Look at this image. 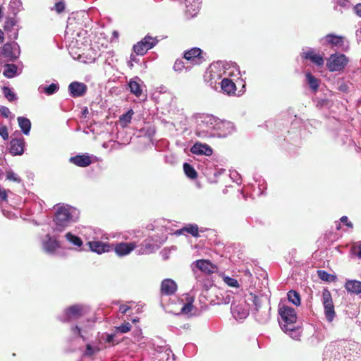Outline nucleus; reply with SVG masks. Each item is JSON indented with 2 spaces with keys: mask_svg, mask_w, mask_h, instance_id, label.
Wrapping results in <instances>:
<instances>
[{
  "mask_svg": "<svg viewBox=\"0 0 361 361\" xmlns=\"http://www.w3.org/2000/svg\"><path fill=\"white\" fill-rule=\"evenodd\" d=\"M287 297L288 301L295 306H299L300 305V296L297 291L293 290H289L287 293Z\"/></svg>",
  "mask_w": 361,
  "mask_h": 361,
  "instance_id": "e433bc0d",
  "label": "nucleus"
},
{
  "mask_svg": "<svg viewBox=\"0 0 361 361\" xmlns=\"http://www.w3.org/2000/svg\"><path fill=\"white\" fill-rule=\"evenodd\" d=\"M353 11L359 17L361 18V3L357 4L354 6Z\"/></svg>",
  "mask_w": 361,
  "mask_h": 361,
  "instance_id": "774afa93",
  "label": "nucleus"
},
{
  "mask_svg": "<svg viewBox=\"0 0 361 361\" xmlns=\"http://www.w3.org/2000/svg\"><path fill=\"white\" fill-rule=\"evenodd\" d=\"M185 232L191 234L193 237H199V228L195 224H189L183 227Z\"/></svg>",
  "mask_w": 361,
  "mask_h": 361,
  "instance_id": "79ce46f5",
  "label": "nucleus"
},
{
  "mask_svg": "<svg viewBox=\"0 0 361 361\" xmlns=\"http://www.w3.org/2000/svg\"><path fill=\"white\" fill-rule=\"evenodd\" d=\"M128 87L130 92L135 94L136 97H140L142 94V90L137 82L133 80H130L128 82Z\"/></svg>",
  "mask_w": 361,
  "mask_h": 361,
  "instance_id": "c9c22d12",
  "label": "nucleus"
},
{
  "mask_svg": "<svg viewBox=\"0 0 361 361\" xmlns=\"http://www.w3.org/2000/svg\"><path fill=\"white\" fill-rule=\"evenodd\" d=\"M196 128L195 135L201 139L215 137L218 117L208 114L194 115Z\"/></svg>",
  "mask_w": 361,
  "mask_h": 361,
  "instance_id": "7ed1b4c3",
  "label": "nucleus"
},
{
  "mask_svg": "<svg viewBox=\"0 0 361 361\" xmlns=\"http://www.w3.org/2000/svg\"><path fill=\"white\" fill-rule=\"evenodd\" d=\"M89 311V307L82 304H75L66 308L59 317V319L63 322H68L75 320Z\"/></svg>",
  "mask_w": 361,
  "mask_h": 361,
  "instance_id": "39448f33",
  "label": "nucleus"
},
{
  "mask_svg": "<svg viewBox=\"0 0 361 361\" xmlns=\"http://www.w3.org/2000/svg\"><path fill=\"white\" fill-rule=\"evenodd\" d=\"M221 90L228 94H233L236 90V85L232 80L229 78H224L220 82Z\"/></svg>",
  "mask_w": 361,
  "mask_h": 361,
  "instance_id": "a878e982",
  "label": "nucleus"
},
{
  "mask_svg": "<svg viewBox=\"0 0 361 361\" xmlns=\"http://www.w3.org/2000/svg\"><path fill=\"white\" fill-rule=\"evenodd\" d=\"M87 90V85L80 82H72L68 85L69 94L74 98L83 96Z\"/></svg>",
  "mask_w": 361,
  "mask_h": 361,
  "instance_id": "f3484780",
  "label": "nucleus"
},
{
  "mask_svg": "<svg viewBox=\"0 0 361 361\" xmlns=\"http://www.w3.org/2000/svg\"><path fill=\"white\" fill-rule=\"evenodd\" d=\"M17 20L14 17L6 18L4 28L8 33V38L11 40H16L18 36V29H14L17 25Z\"/></svg>",
  "mask_w": 361,
  "mask_h": 361,
  "instance_id": "a211bd4d",
  "label": "nucleus"
},
{
  "mask_svg": "<svg viewBox=\"0 0 361 361\" xmlns=\"http://www.w3.org/2000/svg\"><path fill=\"white\" fill-rule=\"evenodd\" d=\"M44 252L50 255H54L56 250L60 247V243L56 235L47 233L42 241Z\"/></svg>",
  "mask_w": 361,
  "mask_h": 361,
  "instance_id": "ddd939ff",
  "label": "nucleus"
},
{
  "mask_svg": "<svg viewBox=\"0 0 361 361\" xmlns=\"http://www.w3.org/2000/svg\"><path fill=\"white\" fill-rule=\"evenodd\" d=\"M8 8L12 14L16 16L23 9V4L21 1L11 0Z\"/></svg>",
  "mask_w": 361,
  "mask_h": 361,
  "instance_id": "f704fd0d",
  "label": "nucleus"
},
{
  "mask_svg": "<svg viewBox=\"0 0 361 361\" xmlns=\"http://www.w3.org/2000/svg\"><path fill=\"white\" fill-rule=\"evenodd\" d=\"M3 75L7 78H13L18 75L21 71L18 72V67L14 63H6L4 66Z\"/></svg>",
  "mask_w": 361,
  "mask_h": 361,
  "instance_id": "cd10ccee",
  "label": "nucleus"
},
{
  "mask_svg": "<svg viewBox=\"0 0 361 361\" xmlns=\"http://www.w3.org/2000/svg\"><path fill=\"white\" fill-rule=\"evenodd\" d=\"M164 161L166 164H169L171 166H174L178 163L176 157L172 154L165 155Z\"/></svg>",
  "mask_w": 361,
  "mask_h": 361,
  "instance_id": "8fccbe9b",
  "label": "nucleus"
},
{
  "mask_svg": "<svg viewBox=\"0 0 361 361\" xmlns=\"http://www.w3.org/2000/svg\"><path fill=\"white\" fill-rule=\"evenodd\" d=\"M201 54L202 50L200 48L194 47L185 51L184 58L193 64H199L201 63Z\"/></svg>",
  "mask_w": 361,
  "mask_h": 361,
  "instance_id": "4be33fe9",
  "label": "nucleus"
},
{
  "mask_svg": "<svg viewBox=\"0 0 361 361\" xmlns=\"http://www.w3.org/2000/svg\"><path fill=\"white\" fill-rule=\"evenodd\" d=\"M91 329V327H89L87 326H80L78 325H72L71 326V331L73 336L75 337H80L82 339L83 341H87V338L85 336V334L87 333V331Z\"/></svg>",
  "mask_w": 361,
  "mask_h": 361,
  "instance_id": "bb28decb",
  "label": "nucleus"
},
{
  "mask_svg": "<svg viewBox=\"0 0 361 361\" xmlns=\"http://www.w3.org/2000/svg\"><path fill=\"white\" fill-rule=\"evenodd\" d=\"M302 59L310 60L312 63L317 66H322L324 63V58L322 55L315 53V50L312 48L302 49L301 53Z\"/></svg>",
  "mask_w": 361,
  "mask_h": 361,
  "instance_id": "dca6fc26",
  "label": "nucleus"
},
{
  "mask_svg": "<svg viewBox=\"0 0 361 361\" xmlns=\"http://www.w3.org/2000/svg\"><path fill=\"white\" fill-rule=\"evenodd\" d=\"M18 124L19 128H20L21 132L25 135H28L31 129V122L30 121L24 116H18L17 118Z\"/></svg>",
  "mask_w": 361,
  "mask_h": 361,
  "instance_id": "c85d7f7f",
  "label": "nucleus"
},
{
  "mask_svg": "<svg viewBox=\"0 0 361 361\" xmlns=\"http://www.w3.org/2000/svg\"><path fill=\"white\" fill-rule=\"evenodd\" d=\"M337 142L341 145H343L345 144L350 143L351 142V140L348 135H344L341 136V137L339 140H338Z\"/></svg>",
  "mask_w": 361,
  "mask_h": 361,
  "instance_id": "bf43d9fd",
  "label": "nucleus"
},
{
  "mask_svg": "<svg viewBox=\"0 0 361 361\" xmlns=\"http://www.w3.org/2000/svg\"><path fill=\"white\" fill-rule=\"evenodd\" d=\"M90 250L98 255L109 252L113 250V245L109 243L92 240L87 243Z\"/></svg>",
  "mask_w": 361,
  "mask_h": 361,
  "instance_id": "2eb2a0df",
  "label": "nucleus"
},
{
  "mask_svg": "<svg viewBox=\"0 0 361 361\" xmlns=\"http://www.w3.org/2000/svg\"><path fill=\"white\" fill-rule=\"evenodd\" d=\"M336 6H334V9L337 10V6H339L343 8H348L350 5L349 0H336Z\"/></svg>",
  "mask_w": 361,
  "mask_h": 361,
  "instance_id": "13d9d810",
  "label": "nucleus"
},
{
  "mask_svg": "<svg viewBox=\"0 0 361 361\" xmlns=\"http://www.w3.org/2000/svg\"><path fill=\"white\" fill-rule=\"evenodd\" d=\"M183 170L185 173V175L191 178L195 179L197 176V173L195 170V169L188 163H184L183 164Z\"/></svg>",
  "mask_w": 361,
  "mask_h": 361,
  "instance_id": "a19ab883",
  "label": "nucleus"
},
{
  "mask_svg": "<svg viewBox=\"0 0 361 361\" xmlns=\"http://www.w3.org/2000/svg\"><path fill=\"white\" fill-rule=\"evenodd\" d=\"M111 245H113V250L120 257L128 255L136 247V243L134 242H121Z\"/></svg>",
  "mask_w": 361,
  "mask_h": 361,
  "instance_id": "4468645a",
  "label": "nucleus"
},
{
  "mask_svg": "<svg viewBox=\"0 0 361 361\" xmlns=\"http://www.w3.org/2000/svg\"><path fill=\"white\" fill-rule=\"evenodd\" d=\"M348 292L359 294L361 293V281L357 280H348L345 283Z\"/></svg>",
  "mask_w": 361,
  "mask_h": 361,
  "instance_id": "c756f323",
  "label": "nucleus"
},
{
  "mask_svg": "<svg viewBox=\"0 0 361 361\" xmlns=\"http://www.w3.org/2000/svg\"><path fill=\"white\" fill-rule=\"evenodd\" d=\"M235 130L233 123L228 121L221 120L218 118L217 126L215 132V137H226Z\"/></svg>",
  "mask_w": 361,
  "mask_h": 361,
  "instance_id": "f8f14e48",
  "label": "nucleus"
},
{
  "mask_svg": "<svg viewBox=\"0 0 361 361\" xmlns=\"http://www.w3.org/2000/svg\"><path fill=\"white\" fill-rule=\"evenodd\" d=\"M140 135L151 138L155 134V128L153 126L147 124L140 130Z\"/></svg>",
  "mask_w": 361,
  "mask_h": 361,
  "instance_id": "ea45409f",
  "label": "nucleus"
},
{
  "mask_svg": "<svg viewBox=\"0 0 361 361\" xmlns=\"http://www.w3.org/2000/svg\"><path fill=\"white\" fill-rule=\"evenodd\" d=\"M69 161L77 166L82 168L87 167L92 163L91 157L87 154H78L71 157L69 159Z\"/></svg>",
  "mask_w": 361,
  "mask_h": 361,
  "instance_id": "412c9836",
  "label": "nucleus"
},
{
  "mask_svg": "<svg viewBox=\"0 0 361 361\" xmlns=\"http://www.w3.org/2000/svg\"><path fill=\"white\" fill-rule=\"evenodd\" d=\"M279 323L282 331L294 340H300L302 334L300 322L298 321L295 310L280 302L278 307Z\"/></svg>",
  "mask_w": 361,
  "mask_h": 361,
  "instance_id": "f257e3e1",
  "label": "nucleus"
},
{
  "mask_svg": "<svg viewBox=\"0 0 361 361\" xmlns=\"http://www.w3.org/2000/svg\"><path fill=\"white\" fill-rule=\"evenodd\" d=\"M305 77L307 84L309 85L310 89L312 91L316 92L319 87L318 79L315 76H314L311 73H306Z\"/></svg>",
  "mask_w": 361,
  "mask_h": 361,
  "instance_id": "72a5a7b5",
  "label": "nucleus"
},
{
  "mask_svg": "<svg viewBox=\"0 0 361 361\" xmlns=\"http://www.w3.org/2000/svg\"><path fill=\"white\" fill-rule=\"evenodd\" d=\"M322 304L325 317L329 322H331L335 317L336 313L331 293L327 289H324L322 292Z\"/></svg>",
  "mask_w": 361,
  "mask_h": 361,
  "instance_id": "9b49d317",
  "label": "nucleus"
},
{
  "mask_svg": "<svg viewBox=\"0 0 361 361\" xmlns=\"http://www.w3.org/2000/svg\"><path fill=\"white\" fill-rule=\"evenodd\" d=\"M350 83L346 82L344 80H341L338 81L337 82V89L343 93H347L349 92Z\"/></svg>",
  "mask_w": 361,
  "mask_h": 361,
  "instance_id": "37998d69",
  "label": "nucleus"
},
{
  "mask_svg": "<svg viewBox=\"0 0 361 361\" xmlns=\"http://www.w3.org/2000/svg\"><path fill=\"white\" fill-rule=\"evenodd\" d=\"M352 252L361 259V241L357 242L353 246Z\"/></svg>",
  "mask_w": 361,
  "mask_h": 361,
  "instance_id": "3c124183",
  "label": "nucleus"
},
{
  "mask_svg": "<svg viewBox=\"0 0 361 361\" xmlns=\"http://www.w3.org/2000/svg\"><path fill=\"white\" fill-rule=\"evenodd\" d=\"M177 285L176 282L171 279H164L161 284V291L163 295H171L176 293Z\"/></svg>",
  "mask_w": 361,
  "mask_h": 361,
  "instance_id": "5701e85b",
  "label": "nucleus"
},
{
  "mask_svg": "<svg viewBox=\"0 0 361 361\" xmlns=\"http://www.w3.org/2000/svg\"><path fill=\"white\" fill-rule=\"evenodd\" d=\"M349 62V59L343 54L335 53L329 56L326 61V67L330 72L343 71Z\"/></svg>",
  "mask_w": 361,
  "mask_h": 361,
  "instance_id": "423d86ee",
  "label": "nucleus"
},
{
  "mask_svg": "<svg viewBox=\"0 0 361 361\" xmlns=\"http://www.w3.org/2000/svg\"><path fill=\"white\" fill-rule=\"evenodd\" d=\"M131 329V325L130 323L126 322L123 324H121L119 326H117L116 328V332H119L121 334L127 333Z\"/></svg>",
  "mask_w": 361,
  "mask_h": 361,
  "instance_id": "09e8293b",
  "label": "nucleus"
},
{
  "mask_svg": "<svg viewBox=\"0 0 361 361\" xmlns=\"http://www.w3.org/2000/svg\"><path fill=\"white\" fill-rule=\"evenodd\" d=\"M194 4H191V8L193 10V11H199L200 6L202 3V0H193Z\"/></svg>",
  "mask_w": 361,
  "mask_h": 361,
  "instance_id": "e2e57ef3",
  "label": "nucleus"
},
{
  "mask_svg": "<svg viewBox=\"0 0 361 361\" xmlns=\"http://www.w3.org/2000/svg\"><path fill=\"white\" fill-rule=\"evenodd\" d=\"M224 282L231 287H238L239 284L236 279L226 276L224 278Z\"/></svg>",
  "mask_w": 361,
  "mask_h": 361,
  "instance_id": "864d4df0",
  "label": "nucleus"
},
{
  "mask_svg": "<svg viewBox=\"0 0 361 361\" xmlns=\"http://www.w3.org/2000/svg\"><path fill=\"white\" fill-rule=\"evenodd\" d=\"M0 54L6 58L8 61H15L19 58L20 54V46L14 41L11 43H6L1 47Z\"/></svg>",
  "mask_w": 361,
  "mask_h": 361,
  "instance_id": "1a4fd4ad",
  "label": "nucleus"
},
{
  "mask_svg": "<svg viewBox=\"0 0 361 361\" xmlns=\"http://www.w3.org/2000/svg\"><path fill=\"white\" fill-rule=\"evenodd\" d=\"M134 114V111L133 109H129L126 114H122L119 117V124L121 127L126 128L132 120V117Z\"/></svg>",
  "mask_w": 361,
  "mask_h": 361,
  "instance_id": "473e14b6",
  "label": "nucleus"
},
{
  "mask_svg": "<svg viewBox=\"0 0 361 361\" xmlns=\"http://www.w3.org/2000/svg\"><path fill=\"white\" fill-rule=\"evenodd\" d=\"M252 301L253 308L252 314L255 320L259 324H267L271 318V306L269 301L265 298L250 294V298Z\"/></svg>",
  "mask_w": 361,
  "mask_h": 361,
  "instance_id": "20e7f679",
  "label": "nucleus"
},
{
  "mask_svg": "<svg viewBox=\"0 0 361 361\" xmlns=\"http://www.w3.org/2000/svg\"><path fill=\"white\" fill-rule=\"evenodd\" d=\"M150 238H154V240L152 242L159 243V248L166 240V237L165 235H161V236L153 235V236H151Z\"/></svg>",
  "mask_w": 361,
  "mask_h": 361,
  "instance_id": "4d7b16f0",
  "label": "nucleus"
},
{
  "mask_svg": "<svg viewBox=\"0 0 361 361\" xmlns=\"http://www.w3.org/2000/svg\"><path fill=\"white\" fill-rule=\"evenodd\" d=\"M185 68L184 62L182 59H177L173 65V70L176 72L181 71Z\"/></svg>",
  "mask_w": 361,
  "mask_h": 361,
  "instance_id": "603ef678",
  "label": "nucleus"
},
{
  "mask_svg": "<svg viewBox=\"0 0 361 361\" xmlns=\"http://www.w3.org/2000/svg\"><path fill=\"white\" fill-rule=\"evenodd\" d=\"M26 147V142L23 136L18 131L11 136L8 144V152L13 156L23 154Z\"/></svg>",
  "mask_w": 361,
  "mask_h": 361,
  "instance_id": "0eeeda50",
  "label": "nucleus"
},
{
  "mask_svg": "<svg viewBox=\"0 0 361 361\" xmlns=\"http://www.w3.org/2000/svg\"><path fill=\"white\" fill-rule=\"evenodd\" d=\"M0 113L2 116H4L6 118H8V116L11 114L9 109L4 106H1L0 107Z\"/></svg>",
  "mask_w": 361,
  "mask_h": 361,
  "instance_id": "0e129e2a",
  "label": "nucleus"
},
{
  "mask_svg": "<svg viewBox=\"0 0 361 361\" xmlns=\"http://www.w3.org/2000/svg\"><path fill=\"white\" fill-rule=\"evenodd\" d=\"M138 59H137L136 56L134 54H130V60L128 61V65L130 68H132L133 66V62L137 63Z\"/></svg>",
  "mask_w": 361,
  "mask_h": 361,
  "instance_id": "338daca9",
  "label": "nucleus"
},
{
  "mask_svg": "<svg viewBox=\"0 0 361 361\" xmlns=\"http://www.w3.org/2000/svg\"><path fill=\"white\" fill-rule=\"evenodd\" d=\"M233 296L229 291L225 292L224 294H222V300L221 302L224 304H228L230 302L235 303L233 300Z\"/></svg>",
  "mask_w": 361,
  "mask_h": 361,
  "instance_id": "de8ad7c7",
  "label": "nucleus"
},
{
  "mask_svg": "<svg viewBox=\"0 0 361 361\" xmlns=\"http://www.w3.org/2000/svg\"><path fill=\"white\" fill-rule=\"evenodd\" d=\"M2 92L4 95V97L9 101V102H15L18 99V97L16 94L14 92L13 90L9 87H3Z\"/></svg>",
  "mask_w": 361,
  "mask_h": 361,
  "instance_id": "58836bf2",
  "label": "nucleus"
},
{
  "mask_svg": "<svg viewBox=\"0 0 361 361\" xmlns=\"http://www.w3.org/2000/svg\"><path fill=\"white\" fill-rule=\"evenodd\" d=\"M340 221L341 223H343L346 226H348V228H353V224L352 222H350V221H348V218L346 216H343L341 219H340Z\"/></svg>",
  "mask_w": 361,
  "mask_h": 361,
  "instance_id": "69168bd1",
  "label": "nucleus"
},
{
  "mask_svg": "<svg viewBox=\"0 0 361 361\" xmlns=\"http://www.w3.org/2000/svg\"><path fill=\"white\" fill-rule=\"evenodd\" d=\"M80 212L68 204L58 206L53 219L52 229L54 232H62L67 227L77 222Z\"/></svg>",
  "mask_w": 361,
  "mask_h": 361,
  "instance_id": "f03ea898",
  "label": "nucleus"
},
{
  "mask_svg": "<svg viewBox=\"0 0 361 361\" xmlns=\"http://www.w3.org/2000/svg\"><path fill=\"white\" fill-rule=\"evenodd\" d=\"M329 100L326 98L319 99L317 101V107L322 109L329 106Z\"/></svg>",
  "mask_w": 361,
  "mask_h": 361,
  "instance_id": "5fc2aeb1",
  "label": "nucleus"
},
{
  "mask_svg": "<svg viewBox=\"0 0 361 361\" xmlns=\"http://www.w3.org/2000/svg\"><path fill=\"white\" fill-rule=\"evenodd\" d=\"M65 238L68 243L75 246L76 247H81V246L83 245L82 239L79 236L75 235L71 232L66 233Z\"/></svg>",
  "mask_w": 361,
  "mask_h": 361,
  "instance_id": "2f4dec72",
  "label": "nucleus"
},
{
  "mask_svg": "<svg viewBox=\"0 0 361 361\" xmlns=\"http://www.w3.org/2000/svg\"><path fill=\"white\" fill-rule=\"evenodd\" d=\"M154 238H147L142 243V252L141 254H151L159 250V243L152 242Z\"/></svg>",
  "mask_w": 361,
  "mask_h": 361,
  "instance_id": "393cba45",
  "label": "nucleus"
},
{
  "mask_svg": "<svg viewBox=\"0 0 361 361\" xmlns=\"http://www.w3.org/2000/svg\"><path fill=\"white\" fill-rule=\"evenodd\" d=\"M0 136L3 138L4 140H8V128L5 126H0Z\"/></svg>",
  "mask_w": 361,
  "mask_h": 361,
  "instance_id": "6e6d98bb",
  "label": "nucleus"
},
{
  "mask_svg": "<svg viewBox=\"0 0 361 361\" xmlns=\"http://www.w3.org/2000/svg\"><path fill=\"white\" fill-rule=\"evenodd\" d=\"M320 43L324 46L330 45L332 48L336 47L341 51H346L348 49V46L345 47L344 44V37L333 33L326 35L321 38Z\"/></svg>",
  "mask_w": 361,
  "mask_h": 361,
  "instance_id": "9d476101",
  "label": "nucleus"
},
{
  "mask_svg": "<svg viewBox=\"0 0 361 361\" xmlns=\"http://www.w3.org/2000/svg\"><path fill=\"white\" fill-rule=\"evenodd\" d=\"M190 152L196 155L209 157L213 154L212 148L205 143L195 142L190 148Z\"/></svg>",
  "mask_w": 361,
  "mask_h": 361,
  "instance_id": "6ab92c4d",
  "label": "nucleus"
},
{
  "mask_svg": "<svg viewBox=\"0 0 361 361\" xmlns=\"http://www.w3.org/2000/svg\"><path fill=\"white\" fill-rule=\"evenodd\" d=\"M99 349L97 347H92L91 344L87 343L86 345V349L83 353V356H91L98 352Z\"/></svg>",
  "mask_w": 361,
  "mask_h": 361,
  "instance_id": "c03bdc74",
  "label": "nucleus"
},
{
  "mask_svg": "<svg viewBox=\"0 0 361 361\" xmlns=\"http://www.w3.org/2000/svg\"><path fill=\"white\" fill-rule=\"evenodd\" d=\"M54 7L57 13H61L65 9V4L63 1H59L55 4Z\"/></svg>",
  "mask_w": 361,
  "mask_h": 361,
  "instance_id": "680f3d73",
  "label": "nucleus"
},
{
  "mask_svg": "<svg viewBox=\"0 0 361 361\" xmlns=\"http://www.w3.org/2000/svg\"><path fill=\"white\" fill-rule=\"evenodd\" d=\"M159 40L157 37H152L150 35H146L137 44L133 45V49L137 55L143 56L148 50L152 49L157 45Z\"/></svg>",
  "mask_w": 361,
  "mask_h": 361,
  "instance_id": "6e6552de",
  "label": "nucleus"
},
{
  "mask_svg": "<svg viewBox=\"0 0 361 361\" xmlns=\"http://www.w3.org/2000/svg\"><path fill=\"white\" fill-rule=\"evenodd\" d=\"M317 274L320 279L325 281H331V278L333 277L331 274H329L327 271L324 270H318Z\"/></svg>",
  "mask_w": 361,
  "mask_h": 361,
  "instance_id": "49530a36",
  "label": "nucleus"
},
{
  "mask_svg": "<svg viewBox=\"0 0 361 361\" xmlns=\"http://www.w3.org/2000/svg\"><path fill=\"white\" fill-rule=\"evenodd\" d=\"M6 179L18 183L22 181L21 178L12 171L6 172Z\"/></svg>",
  "mask_w": 361,
  "mask_h": 361,
  "instance_id": "a18cd8bd",
  "label": "nucleus"
},
{
  "mask_svg": "<svg viewBox=\"0 0 361 361\" xmlns=\"http://www.w3.org/2000/svg\"><path fill=\"white\" fill-rule=\"evenodd\" d=\"M192 309V305L190 303H186L181 308V312L183 314H188L191 312Z\"/></svg>",
  "mask_w": 361,
  "mask_h": 361,
  "instance_id": "052dcab7",
  "label": "nucleus"
},
{
  "mask_svg": "<svg viewBox=\"0 0 361 361\" xmlns=\"http://www.w3.org/2000/svg\"><path fill=\"white\" fill-rule=\"evenodd\" d=\"M40 92L44 93L46 95H52L57 92L59 90V85L58 82H53L49 85H40L38 88Z\"/></svg>",
  "mask_w": 361,
  "mask_h": 361,
  "instance_id": "7c9ffc66",
  "label": "nucleus"
},
{
  "mask_svg": "<svg viewBox=\"0 0 361 361\" xmlns=\"http://www.w3.org/2000/svg\"><path fill=\"white\" fill-rule=\"evenodd\" d=\"M99 341L101 343H109L112 345H115L119 343L115 340V334H107L104 333L99 337Z\"/></svg>",
  "mask_w": 361,
  "mask_h": 361,
  "instance_id": "4c0bfd02",
  "label": "nucleus"
},
{
  "mask_svg": "<svg viewBox=\"0 0 361 361\" xmlns=\"http://www.w3.org/2000/svg\"><path fill=\"white\" fill-rule=\"evenodd\" d=\"M231 311L236 320L244 319L249 314L248 310L243 304L232 303Z\"/></svg>",
  "mask_w": 361,
  "mask_h": 361,
  "instance_id": "aec40b11",
  "label": "nucleus"
},
{
  "mask_svg": "<svg viewBox=\"0 0 361 361\" xmlns=\"http://www.w3.org/2000/svg\"><path fill=\"white\" fill-rule=\"evenodd\" d=\"M195 267L204 274L213 273L216 268V266L213 265L209 260L199 259L194 262Z\"/></svg>",
  "mask_w": 361,
  "mask_h": 361,
  "instance_id": "b1692460",
  "label": "nucleus"
}]
</instances>
